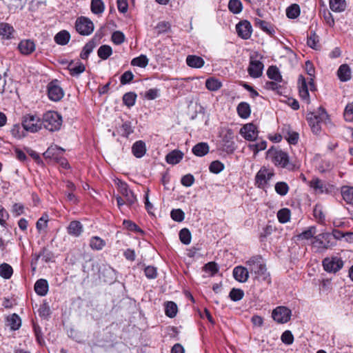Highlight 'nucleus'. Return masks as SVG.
Returning <instances> with one entry per match:
<instances>
[{
	"label": "nucleus",
	"mask_w": 353,
	"mask_h": 353,
	"mask_svg": "<svg viewBox=\"0 0 353 353\" xmlns=\"http://www.w3.org/2000/svg\"><path fill=\"white\" fill-rule=\"evenodd\" d=\"M344 118L347 121H353V102L346 105L344 111Z\"/></svg>",
	"instance_id": "nucleus-61"
},
{
	"label": "nucleus",
	"mask_w": 353,
	"mask_h": 353,
	"mask_svg": "<svg viewBox=\"0 0 353 353\" xmlns=\"http://www.w3.org/2000/svg\"><path fill=\"white\" fill-rule=\"evenodd\" d=\"M236 30L241 38L243 39H248L251 37L252 32V25L247 20L240 21L236 26Z\"/></svg>",
	"instance_id": "nucleus-14"
},
{
	"label": "nucleus",
	"mask_w": 353,
	"mask_h": 353,
	"mask_svg": "<svg viewBox=\"0 0 353 353\" xmlns=\"http://www.w3.org/2000/svg\"><path fill=\"white\" fill-rule=\"evenodd\" d=\"M327 116L326 112L323 110L318 114L311 112L307 114V119L314 133L318 134L321 132V123L327 118Z\"/></svg>",
	"instance_id": "nucleus-6"
},
{
	"label": "nucleus",
	"mask_w": 353,
	"mask_h": 353,
	"mask_svg": "<svg viewBox=\"0 0 353 353\" xmlns=\"http://www.w3.org/2000/svg\"><path fill=\"white\" fill-rule=\"evenodd\" d=\"M246 265L251 274H254L256 278L266 279L269 274L267 273L265 264L259 256H253L246 262Z\"/></svg>",
	"instance_id": "nucleus-2"
},
{
	"label": "nucleus",
	"mask_w": 353,
	"mask_h": 353,
	"mask_svg": "<svg viewBox=\"0 0 353 353\" xmlns=\"http://www.w3.org/2000/svg\"><path fill=\"white\" fill-rule=\"evenodd\" d=\"M90 9L92 13L101 14L104 12L105 5L102 0H92Z\"/></svg>",
	"instance_id": "nucleus-37"
},
{
	"label": "nucleus",
	"mask_w": 353,
	"mask_h": 353,
	"mask_svg": "<svg viewBox=\"0 0 353 353\" xmlns=\"http://www.w3.org/2000/svg\"><path fill=\"white\" fill-rule=\"evenodd\" d=\"M322 263L324 270L330 273L339 271L343 266V261L338 256L327 257L323 260Z\"/></svg>",
	"instance_id": "nucleus-10"
},
{
	"label": "nucleus",
	"mask_w": 353,
	"mask_h": 353,
	"mask_svg": "<svg viewBox=\"0 0 353 353\" xmlns=\"http://www.w3.org/2000/svg\"><path fill=\"white\" fill-rule=\"evenodd\" d=\"M149 62V59L146 55L141 54L137 57L132 59L131 61V65L133 66H137L140 68H145Z\"/></svg>",
	"instance_id": "nucleus-41"
},
{
	"label": "nucleus",
	"mask_w": 353,
	"mask_h": 353,
	"mask_svg": "<svg viewBox=\"0 0 353 353\" xmlns=\"http://www.w3.org/2000/svg\"><path fill=\"white\" fill-rule=\"evenodd\" d=\"M329 4L330 9L335 12H341L346 8L345 0H330Z\"/></svg>",
	"instance_id": "nucleus-32"
},
{
	"label": "nucleus",
	"mask_w": 353,
	"mask_h": 353,
	"mask_svg": "<svg viewBox=\"0 0 353 353\" xmlns=\"http://www.w3.org/2000/svg\"><path fill=\"white\" fill-rule=\"evenodd\" d=\"M137 95L134 92H127L123 97V103L128 107H132L134 105Z\"/></svg>",
	"instance_id": "nucleus-53"
},
{
	"label": "nucleus",
	"mask_w": 353,
	"mask_h": 353,
	"mask_svg": "<svg viewBox=\"0 0 353 353\" xmlns=\"http://www.w3.org/2000/svg\"><path fill=\"white\" fill-rule=\"evenodd\" d=\"M291 316L292 311L285 306L276 307L272 313V319L280 324L288 323L290 320Z\"/></svg>",
	"instance_id": "nucleus-9"
},
{
	"label": "nucleus",
	"mask_w": 353,
	"mask_h": 353,
	"mask_svg": "<svg viewBox=\"0 0 353 353\" xmlns=\"http://www.w3.org/2000/svg\"><path fill=\"white\" fill-rule=\"evenodd\" d=\"M35 292L41 296L47 294L48 291V283L46 279H40L34 284Z\"/></svg>",
	"instance_id": "nucleus-24"
},
{
	"label": "nucleus",
	"mask_w": 353,
	"mask_h": 353,
	"mask_svg": "<svg viewBox=\"0 0 353 353\" xmlns=\"http://www.w3.org/2000/svg\"><path fill=\"white\" fill-rule=\"evenodd\" d=\"M229 296L233 301H239L244 296V292L241 289L232 288L230 292Z\"/></svg>",
	"instance_id": "nucleus-54"
},
{
	"label": "nucleus",
	"mask_w": 353,
	"mask_h": 353,
	"mask_svg": "<svg viewBox=\"0 0 353 353\" xmlns=\"http://www.w3.org/2000/svg\"><path fill=\"white\" fill-rule=\"evenodd\" d=\"M205 87L210 91L214 92L217 91L222 87V83L219 79L210 77L205 81Z\"/></svg>",
	"instance_id": "nucleus-34"
},
{
	"label": "nucleus",
	"mask_w": 353,
	"mask_h": 353,
	"mask_svg": "<svg viewBox=\"0 0 353 353\" xmlns=\"http://www.w3.org/2000/svg\"><path fill=\"white\" fill-rule=\"evenodd\" d=\"M105 245V242L99 236H93L90 239V245L93 250H101Z\"/></svg>",
	"instance_id": "nucleus-49"
},
{
	"label": "nucleus",
	"mask_w": 353,
	"mask_h": 353,
	"mask_svg": "<svg viewBox=\"0 0 353 353\" xmlns=\"http://www.w3.org/2000/svg\"><path fill=\"white\" fill-rule=\"evenodd\" d=\"M119 190L126 200L127 205H132L137 201L134 193L128 188V186L125 183L121 182L119 184Z\"/></svg>",
	"instance_id": "nucleus-16"
},
{
	"label": "nucleus",
	"mask_w": 353,
	"mask_h": 353,
	"mask_svg": "<svg viewBox=\"0 0 353 353\" xmlns=\"http://www.w3.org/2000/svg\"><path fill=\"white\" fill-rule=\"evenodd\" d=\"M228 9L233 14H239L243 9L242 3L240 0H230Z\"/></svg>",
	"instance_id": "nucleus-47"
},
{
	"label": "nucleus",
	"mask_w": 353,
	"mask_h": 353,
	"mask_svg": "<svg viewBox=\"0 0 353 353\" xmlns=\"http://www.w3.org/2000/svg\"><path fill=\"white\" fill-rule=\"evenodd\" d=\"M209 145L207 143L201 142L192 148V152L197 157H203L209 152Z\"/></svg>",
	"instance_id": "nucleus-28"
},
{
	"label": "nucleus",
	"mask_w": 353,
	"mask_h": 353,
	"mask_svg": "<svg viewBox=\"0 0 353 353\" xmlns=\"http://www.w3.org/2000/svg\"><path fill=\"white\" fill-rule=\"evenodd\" d=\"M132 152L137 158H141L146 152L145 143L142 141H136L132 147Z\"/></svg>",
	"instance_id": "nucleus-26"
},
{
	"label": "nucleus",
	"mask_w": 353,
	"mask_h": 353,
	"mask_svg": "<svg viewBox=\"0 0 353 353\" xmlns=\"http://www.w3.org/2000/svg\"><path fill=\"white\" fill-rule=\"evenodd\" d=\"M49 217L47 214H44L41 218L37 221L36 227L39 232L44 230L48 227V222Z\"/></svg>",
	"instance_id": "nucleus-55"
},
{
	"label": "nucleus",
	"mask_w": 353,
	"mask_h": 353,
	"mask_svg": "<svg viewBox=\"0 0 353 353\" xmlns=\"http://www.w3.org/2000/svg\"><path fill=\"white\" fill-rule=\"evenodd\" d=\"M18 48L21 54L29 55L35 50L36 46L32 40L24 39L19 42Z\"/></svg>",
	"instance_id": "nucleus-17"
},
{
	"label": "nucleus",
	"mask_w": 353,
	"mask_h": 353,
	"mask_svg": "<svg viewBox=\"0 0 353 353\" xmlns=\"http://www.w3.org/2000/svg\"><path fill=\"white\" fill-rule=\"evenodd\" d=\"M172 219L177 222H181L184 219V212L181 209H174L171 211Z\"/></svg>",
	"instance_id": "nucleus-62"
},
{
	"label": "nucleus",
	"mask_w": 353,
	"mask_h": 353,
	"mask_svg": "<svg viewBox=\"0 0 353 353\" xmlns=\"http://www.w3.org/2000/svg\"><path fill=\"white\" fill-rule=\"evenodd\" d=\"M337 76L341 81L345 82L351 79L352 71L347 64H342L337 70Z\"/></svg>",
	"instance_id": "nucleus-21"
},
{
	"label": "nucleus",
	"mask_w": 353,
	"mask_h": 353,
	"mask_svg": "<svg viewBox=\"0 0 353 353\" xmlns=\"http://www.w3.org/2000/svg\"><path fill=\"white\" fill-rule=\"evenodd\" d=\"M75 28L80 34L87 36L92 33L94 24L90 19L80 17L76 20Z\"/></svg>",
	"instance_id": "nucleus-8"
},
{
	"label": "nucleus",
	"mask_w": 353,
	"mask_h": 353,
	"mask_svg": "<svg viewBox=\"0 0 353 353\" xmlns=\"http://www.w3.org/2000/svg\"><path fill=\"white\" fill-rule=\"evenodd\" d=\"M290 210L288 208H282L277 212V218L280 223H288L290 219Z\"/></svg>",
	"instance_id": "nucleus-46"
},
{
	"label": "nucleus",
	"mask_w": 353,
	"mask_h": 353,
	"mask_svg": "<svg viewBox=\"0 0 353 353\" xmlns=\"http://www.w3.org/2000/svg\"><path fill=\"white\" fill-rule=\"evenodd\" d=\"M63 151L64 150L60 147L52 145L43 153V157L46 159L55 161L56 159H58L59 154H61Z\"/></svg>",
	"instance_id": "nucleus-23"
},
{
	"label": "nucleus",
	"mask_w": 353,
	"mask_h": 353,
	"mask_svg": "<svg viewBox=\"0 0 353 353\" xmlns=\"http://www.w3.org/2000/svg\"><path fill=\"white\" fill-rule=\"evenodd\" d=\"M300 14V8L297 4H292L286 10V15L290 19H296Z\"/></svg>",
	"instance_id": "nucleus-51"
},
{
	"label": "nucleus",
	"mask_w": 353,
	"mask_h": 353,
	"mask_svg": "<svg viewBox=\"0 0 353 353\" xmlns=\"http://www.w3.org/2000/svg\"><path fill=\"white\" fill-rule=\"evenodd\" d=\"M42 124L49 131L54 132L59 130L63 123L62 117L55 111H48L42 118Z\"/></svg>",
	"instance_id": "nucleus-3"
},
{
	"label": "nucleus",
	"mask_w": 353,
	"mask_h": 353,
	"mask_svg": "<svg viewBox=\"0 0 353 353\" xmlns=\"http://www.w3.org/2000/svg\"><path fill=\"white\" fill-rule=\"evenodd\" d=\"M274 175L272 168L262 166L255 175L254 184L258 188L266 189L270 186V182Z\"/></svg>",
	"instance_id": "nucleus-5"
},
{
	"label": "nucleus",
	"mask_w": 353,
	"mask_h": 353,
	"mask_svg": "<svg viewBox=\"0 0 353 353\" xmlns=\"http://www.w3.org/2000/svg\"><path fill=\"white\" fill-rule=\"evenodd\" d=\"M311 245L317 252H321L334 247L336 243L332 240L331 233L322 232L312 239Z\"/></svg>",
	"instance_id": "nucleus-4"
},
{
	"label": "nucleus",
	"mask_w": 353,
	"mask_h": 353,
	"mask_svg": "<svg viewBox=\"0 0 353 353\" xmlns=\"http://www.w3.org/2000/svg\"><path fill=\"white\" fill-rule=\"evenodd\" d=\"M112 41L116 45H120L125 41V35L121 31H115L112 33Z\"/></svg>",
	"instance_id": "nucleus-59"
},
{
	"label": "nucleus",
	"mask_w": 353,
	"mask_h": 353,
	"mask_svg": "<svg viewBox=\"0 0 353 353\" xmlns=\"http://www.w3.org/2000/svg\"><path fill=\"white\" fill-rule=\"evenodd\" d=\"M263 63L259 60L254 59L253 57H250V64L248 68V74L252 78H259L263 74Z\"/></svg>",
	"instance_id": "nucleus-12"
},
{
	"label": "nucleus",
	"mask_w": 353,
	"mask_h": 353,
	"mask_svg": "<svg viewBox=\"0 0 353 353\" xmlns=\"http://www.w3.org/2000/svg\"><path fill=\"white\" fill-rule=\"evenodd\" d=\"M186 63L189 67L201 68L203 66L205 61L201 57L196 55H188L186 58Z\"/></svg>",
	"instance_id": "nucleus-25"
},
{
	"label": "nucleus",
	"mask_w": 353,
	"mask_h": 353,
	"mask_svg": "<svg viewBox=\"0 0 353 353\" xmlns=\"http://www.w3.org/2000/svg\"><path fill=\"white\" fill-rule=\"evenodd\" d=\"M267 75L269 79H272L276 82H281L282 80V77L279 72V70L276 66H270L268 69Z\"/></svg>",
	"instance_id": "nucleus-40"
},
{
	"label": "nucleus",
	"mask_w": 353,
	"mask_h": 353,
	"mask_svg": "<svg viewBox=\"0 0 353 353\" xmlns=\"http://www.w3.org/2000/svg\"><path fill=\"white\" fill-rule=\"evenodd\" d=\"M85 70V65L81 62H77L76 65H73L72 63L69 65V70L72 76L79 75L83 72Z\"/></svg>",
	"instance_id": "nucleus-45"
},
{
	"label": "nucleus",
	"mask_w": 353,
	"mask_h": 353,
	"mask_svg": "<svg viewBox=\"0 0 353 353\" xmlns=\"http://www.w3.org/2000/svg\"><path fill=\"white\" fill-rule=\"evenodd\" d=\"M96 43L93 40L88 41L83 48V50L80 54V57L82 59H87L90 54L92 52L95 48Z\"/></svg>",
	"instance_id": "nucleus-39"
},
{
	"label": "nucleus",
	"mask_w": 353,
	"mask_h": 353,
	"mask_svg": "<svg viewBox=\"0 0 353 353\" xmlns=\"http://www.w3.org/2000/svg\"><path fill=\"white\" fill-rule=\"evenodd\" d=\"M14 32V28L12 26L6 23H0V36L3 39H10Z\"/></svg>",
	"instance_id": "nucleus-30"
},
{
	"label": "nucleus",
	"mask_w": 353,
	"mask_h": 353,
	"mask_svg": "<svg viewBox=\"0 0 353 353\" xmlns=\"http://www.w3.org/2000/svg\"><path fill=\"white\" fill-rule=\"evenodd\" d=\"M305 70L307 71V74L310 77L309 78L310 90L314 91L316 90L313 79V77H314V68L313 67L312 63L310 61L305 62Z\"/></svg>",
	"instance_id": "nucleus-35"
},
{
	"label": "nucleus",
	"mask_w": 353,
	"mask_h": 353,
	"mask_svg": "<svg viewBox=\"0 0 353 353\" xmlns=\"http://www.w3.org/2000/svg\"><path fill=\"white\" fill-rule=\"evenodd\" d=\"M48 94L50 100L59 101L63 98L64 92L61 86L58 85L57 81H54L49 83Z\"/></svg>",
	"instance_id": "nucleus-13"
},
{
	"label": "nucleus",
	"mask_w": 353,
	"mask_h": 353,
	"mask_svg": "<svg viewBox=\"0 0 353 353\" xmlns=\"http://www.w3.org/2000/svg\"><path fill=\"white\" fill-rule=\"evenodd\" d=\"M112 54V49L108 45L101 46L97 51L98 56L103 60H106Z\"/></svg>",
	"instance_id": "nucleus-42"
},
{
	"label": "nucleus",
	"mask_w": 353,
	"mask_h": 353,
	"mask_svg": "<svg viewBox=\"0 0 353 353\" xmlns=\"http://www.w3.org/2000/svg\"><path fill=\"white\" fill-rule=\"evenodd\" d=\"M341 192L344 201L347 203L353 205V187L343 186Z\"/></svg>",
	"instance_id": "nucleus-33"
},
{
	"label": "nucleus",
	"mask_w": 353,
	"mask_h": 353,
	"mask_svg": "<svg viewBox=\"0 0 353 353\" xmlns=\"http://www.w3.org/2000/svg\"><path fill=\"white\" fill-rule=\"evenodd\" d=\"M276 192L280 196H285L290 190V187L287 183L284 181L277 182L274 185Z\"/></svg>",
	"instance_id": "nucleus-43"
},
{
	"label": "nucleus",
	"mask_w": 353,
	"mask_h": 353,
	"mask_svg": "<svg viewBox=\"0 0 353 353\" xmlns=\"http://www.w3.org/2000/svg\"><path fill=\"white\" fill-rule=\"evenodd\" d=\"M266 155L267 159L275 166L288 168L291 165L288 154L279 148L272 147L268 150Z\"/></svg>",
	"instance_id": "nucleus-1"
},
{
	"label": "nucleus",
	"mask_w": 353,
	"mask_h": 353,
	"mask_svg": "<svg viewBox=\"0 0 353 353\" xmlns=\"http://www.w3.org/2000/svg\"><path fill=\"white\" fill-rule=\"evenodd\" d=\"M309 185L316 193L322 194L328 192L327 184L317 177L313 178L310 182Z\"/></svg>",
	"instance_id": "nucleus-18"
},
{
	"label": "nucleus",
	"mask_w": 353,
	"mask_h": 353,
	"mask_svg": "<svg viewBox=\"0 0 353 353\" xmlns=\"http://www.w3.org/2000/svg\"><path fill=\"white\" fill-rule=\"evenodd\" d=\"M22 125L26 131L37 132L41 128L42 122L39 117L27 114L23 117Z\"/></svg>",
	"instance_id": "nucleus-7"
},
{
	"label": "nucleus",
	"mask_w": 353,
	"mask_h": 353,
	"mask_svg": "<svg viewBox=\"0 0 353 353\" xmlns=\"http://www.w3.org/2000/svg\"><path fill=\"white\" fill-rule=\"evenodd\" d=\"M299 137V134L293 131H288L285 135V138L288 141V143L294 145L298 142Z\"/></svg>",
	"instance_id": "nucleus-60"
},
{
	"label": "nucleus",
	"mask_w": 353,
	"mask_h": 353,
	"mask_svg": "<svg viewBox=\"0 0 353 353\" xmlns=\"http://www.w3.org/2000/svg\"><path fill=\"white\" fill-rule=\"evenodd\" d=\"M249 272L248 268L237 266L233 270V276L239 282L244 283L247 281L249 277Z\"/></svg>",
	"instance_id": "nucleus-19"
},
{
	"label": "nucleus",
	"mask_w": 353,
	"mask_h": 353,
	"mask_svg": "<svg viewBox=\"0 0 353 353\" xmlns=\"http://www.w3.org/2000/svg\"><path fill=\"white\" fill-rule=\"evenodd\" d=\"M13 273L12 268L8 263L0 265V276L3 279H10Z\"/></svg>",
	"instance_id": "nucleus-48"
},
{
	"label": "nucleus",
	"mask_w": 353,
	"mask_h": 353,
	"mask_svg": "<svg viewBox=\"0 0 353 353\" xmlns=\"http://www.w3.org/2000/svg\"><path fill=\"white\" fill-rule=\"evenodd\" d=\"M266 147L267 142L265 141H261L259 143L249 145V148L253 151L254 154H256L259 151L265 150Z\"/></svg>",
	"instance_id": "nucleus-57"
},
{
	"label": "nucleus",
	"mask_w": 353,
	"mask_h": 353,
	"mask_svg": "<svg viewBox=\"0 0 353 353\" xmlns=\"http://www.w3.org/2000/svg\"><path fill=\"white\" fill-rule=\"evenodd\" d=\"M183 155L181 151L174 150L166 155L165 161L169 164L176 165L182 160Z\"/></svg>",
	"instance_id": "nucleus-22"
},
{
	"label": "nucleus",
	"mask_w": 353,
	"mask_h": 353,
	"mask_svg": "<svg viewBox=\"0 0 353 353\" xmlns=\"http://www.w3.org/2000/svg\"><path fill=\"white\" fill-rule=\"evenodd\" d=\"M240 134L248 141H254L257 138L258 131L253 123H247L240 130Z\"/></svg>",
	"instance_id": "nucleus-15"
},
{
	"label": "nucleus",
	"mask_w": 353,
	"mask_h": 353,
	"mask_svg": "<svg viewBox=\"0 0 353 353\" xmlns=\"http://www.w3.org/2000/svg\"><path fill=\"white\" fill-rule=\"evenodd\" d=\"M165 312L168 316L170 318L174 317L177 313L176 304L172 301H168V303H166Z\"/></svg>",
	"instance_id": "nucleus-50"
},
{
	"label": "nucleus",
	"mask_w": 353,
	"mask_h": 353,
	"mask_svg": "<svg viewBox=\"0 0 353 353\" xmlns=\"http://www.w3.org/2000/svg\"><path fill=\"white\" fill-rule=\"evenodd\" d=\"M203 268L210 276H214L219 271L218 265L215 262H210L205 264Z\"/></svg>",
	"instance_id": "nucleus-58"
},
{
	"label": "nucleus",
	"mask_w": 353,
	"mask_h": 353,
	"mask_svg": "<svg viewBox=\"0 0 353 353\" xmlns=\"http://www.w3.org/2000/svg\"><path fill=\"white\" fill-rule=\"evenodd\" d=\"M179 239L182 243L189 245L191 242L192 235L190 230L183 228L179 232Z\"/></svg>",
	"instance_id": "nucleus-52"
},
{
	"label": "nucleus",
	"mask_w": 353,
	"mask_h": 353,
	"mask_svg": "<svg viewBox=\"0 0 353 353\" xmlns=\"http://www.w3.org/2000/svg\"><path fill=\"white\" fill-rule=\"evenodd\" d=\"M225 166L223 163L219 161H214L210 163L209 170L214 174H219L223 170Z\"/></svg>",
	"instance_id": "nucleus-56"
},
{
	"label": "nucleus",
	"mask_w": 353,
	"mask_h": 353,
	"mask_svg": "<svg viewBox=\"0 0 353 353\" xmlns=\"http://www.w3.org/2000/svg\"><path fill=\"white\" fill-rule=\"evenodd\" d=\"M254 25L270 36H273L275 33L274 26L268 21L256 18L254 19Z\"/></svg>",
	"instance_id": "nucleus-20"
},
{
	"label": "nucleus",
	"mask_w": 353,
	"mask_h": 353,
	"mask_svg": "<svg viewBox=\"0 0 353 353\" xmlns=\"http://www.w3.org/2000/svg\"><path fill=\"white\" fill-rule=\"evenodd\" d=\"M236 110L239 116L242 119L248 118L251 114L250 106L246 102H241L238 105Z\"/></svg>",
	"instance_id": "nucleus-29"
},
{
	"label": "nucleus",
	"mask_w": 353,
	"mask_h": 353,
	"mask_svg": "<svg viewBox=\"0 0 353 353\" xmlns=\"http://www.w3.org/2000/svg\"><path fill=\"white\" fill-rule=\"evenodd\" d=\"M298 87L300 97L307 103H310L309 90H310V88L309 80L307 81L303 75H299L298 79Z\"/></svg>",
	"instance_id": "nucleus-11"
},
{
	"label": "nucleus",
	"mask_w": 353,
	"mask_h": 353,
	"mask_svg": "<svg viewBox=\"0 0 353 353\" xmlns=\"http://www.w3.org/2000/svg\"><path fill=\"white\" fill-rule=\"evenodd\" d=\"M68 231L70 234L79 236L83 231L82 225L79 221H73L70 222L68 228Z\"/></svg>",
	"instance_id": "nucleus-31"
},
{
	"label": "nucleus",
	"mask_w": 353,
	"mask_h": 353,
	"mask_svg": "<svg viewBox=\"0 0 353 353\" xmlns=\"http://www.w3.org/2000/svg\"><path fill=\"white\" fill-rule=\"evenodd\" d=\"M7 321L8 323V325L12 330H17L19 329L21 325V320L20 317L16 314H12L8 316Z\"/></svg>",
	"instance_id": "nucleus-36"
},
{
	"label": "nucleus",
	"mask_w": 353,
	"mask_h": 353,
	"mask_svg": "<svg viewBox=\"0 0 353 353\" xmlns=\"http://www.w3.org/2000/svg\"><path fill=\"white\" fill-rule=\"evenodd\" d=\"M121 134L128 137L131 133L133 132L131 123L129 121L124 122L121 127Z\"/></svg>",
	"instance_id": "nucleus-63"
},
{
	"label": "nucleus",
	"mask_w": 353,
	"mask_h": 353,
	"mask_svg": "<svg viewBox=\"0 0 353 353\" xmlns=\"http://www.w3.org/2000/svg\"><path fill=\"white\" fill-rule=\"evenodd\" d=\"M316 232V228L315 226H310L307 230L297 235L299 240H309L313 239L315 236L314 234Z\"/></svg>",
	"instance_id": "nucleus-38"
},
{
	"label": "nucleus",
	"mask_w": 353,
	"mask_h": 353,
	"mask_svg": "<svg viewBox=\"0 0 353 353\" xmlns=\"http://www.w3.org/2000/svg\"><path fill=\"white\" fill-rule=\"evenodd\" d=\"M319 37L315 32H311L310 35L307 37V44L309 47L314 50H319L320 46Z\"/></svg>",
	"instance_id": "nucleus-44"
},
{
	"label": "nucleus",
	"mask_w": 353,
	"mask_h": 353,
	"mask_svg": "<svg viewBox=\"0 0 353 353\" xmlns=\"http://www.w3.org/2000/svg\"><path fill=\"white\" fill-rule=\"evenodd\" d=\"M54 39L58 45L65 46L70 41V34L67 30H63L57 33Z\"/></svg>",
	"instance_id": "nucleus-27"
},
{
	"label": "nucleus",
	"mask_w": 353,
	"mask_h": 353,
	"mask_svg": "<svg viewBox=\"0 0 353 353\" xmlns=\"http://www.w3.org/2000/svg\"><path fill=\"white\" fill-rule=\"evenodd\" d=\"M134 79L133 73L128 70L125 71L120 77V82L122 85L130 83Z\"/></svg>",
	"instance_id": "nucleus-64"
}]
</instances>
